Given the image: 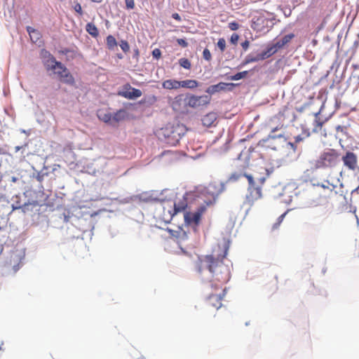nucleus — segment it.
Masks as SVG:
<instances>
[{"label": "nucleus", "instance_id": "40", "mask_svg": "<svg viewBox=\"0 0 359 359\" xmlns=\"http://www.w3.org/2000/svg\"><path fill=\"white\" fill-rule=\"evenodd\" d=\"M126 6L127 9H133L135 8L134 0H125Z\"/></svg>", "mask_w": 359, "mask_h": 359}, {"label": "nucleus", "instance_id": "50", "mask_svg": "<svg viewBox=\"0 0 359 359\" xmlns=\"http://www.w3.org/2000/svg\"><path fill=\"white\" fill-rule=\"evenodd\" d=\"M33 37H35L36 40L38 39L36 38L37 36H36V34H32V38H33Z\"/></svg>", "mask_w": 359, "mask_h": 359}, {"label": "nucleus", "instance_id": "46", "mask_svg": "<svg viewBox=\"0 0 359 359\" xmlns=\"http://www.w3.org/2000/svg\"><path fill=\"white\" fill-rule=\"evenodd\" d=\"M205 210V207L204 205L200 206L197 210L196 211L197 213H200V216L201 217L203 212Z\"/></svg>", "mask_w": 359, "mask_h": 359}, {"label": "nucleus", "instance_id": "20", "mask_svg": "<svg viewBox=\"0 0 359 359\" xmlns=\"http://www.w3.org/2000/svg\"><path fill=\"white\" fill-rule=\"evenodd\" d=\"M180 81L175 79H168L162 83V87L167 90H177L181 88Z\"/></svg>", "mask_w": 359, "mask_h": 359}, {"label": "nucleus", "instance_id": "45", "mask_svg": "<svg viewBox=\"0 0 359 359\" xmlns=\"http://www.w3.org/2000/svg\"><path fill=\"white\" fill-rule=\"evenodd\" d=\"M303 140V138L300 136V135H297V137H295V142L294 143H292V142H290V145H291L292 147L295 144H297L298 142H301Z\"/></svg>", "mask_w": 359, "mask_h": 359}, {"label": "nucleus", "instance_id": "32", "mask_svg": "<svg viewBox=\"0 0 359 359\" xmlns=\"http://www.w3.org/2000/svg\"><path fill=\"white\" fill-rule=\"evenodd\" d=\"M179 64L181 67L186 69H190L191 67V62L185 57L179 60Z\"/></svg>", "mask_w": 359, "mask_h": 359}, {"label": "nucleus", "instance_id": "28", "mask_svg": "<svg viewBox=\"0 0 359 359\" xmlns=\"http://www.w3.org/2000/svg\"><path fill=\"white\" fill-rule=\"evenodd\" d=\"M57 65L56 67V70H54L55 74H56L60 79H61L65 73L68 70L67 67L62 65L60 62L58 63H56Z\"/></svg>", "mask_w": 359, "mask_h": 359}, {"label": "nucleus", "instance_id": "18", "mask_svg": "<svg viewBox=\"0 0 359 359\" xmlns=\"http://www.w3.org/2000/svg\"><path fill=\"white\" fill-rule=\"evenodd\" d=\"M335 184L331 183L330 181H323L320 184L318 183L316 184L317 187H320L324 190H327L330 192L334 191L335 193H337V188L338 185L341 186V184H339L340 181H335Z\"/></svg>", "mask_w": 359, "mask_h": 359}, {"label": "nucleus", "instance_id": "47", "mask_svg": "<svg viewBox=\"0 0 359 359\" xmlns=\"http://www.w3.org/2000/svg\"><path fill=\"white\" fill-rule=\"evenodd\" d=\"M172 17L175 20H177V21H181V17H180V15L178 13H173V14L172 15Z\"/></svg>", "mask_w": 359, "mask_h": 359}, {"label": "nucleus", "instance_id": "34", "mask_svg": "<svg viewBox=\"0 0 359 359\" xmlns=\"http://www.w3.org/2000/svg\"><path fill=\"white\" fill-rule=\"evenodd\" d=\"M27 31L29 33L32 39V34H36L37 36L36 38L39 39V36H40L39 32L37 30H36L35 29H34L33 27L28 26L27 27Z\"/></svg>", "mask_w": 359, "mask_h": 359}, {"label": "nucleus", "instance_id": "52", "mask_svg": "<svg viewBox=\"0 0 359 359\" xmlns=\"http://www.w3.org/2000/svg\"><path fill=\"white\" fill-rule=\"evenodd\" d=\"M356 191L359 192V186L356 188Z\"/></svg>", "mask_w": 359, "mask_h": 359}, {"label": "nucleus", "instance_id": "39", "mask_svg": "<svg viewBox=\"0 0 359 359\" xmlns=\"http://www.w3.org/2000/svg\"><path fill=\"white\" fill-rule=\"evenodd\" d=\"M239 24L236 21L231 22L229 23V28L232 31L237 30L239 28Z\"/></svg>", "mask_w": 359, "mask_h": 359}, {"label": "nucleus", "instance_id": "4", "mask_svg": "<svg viewBox=\"0 0 359 359\" xmlns=\"http://www.w3.org/2000/svg\"><path fill=\"white\" fill-rule=\"evenodd\" d=\"M223 190L224 183L222 181H211L205 187V194L210 196L208 201H205L207 205L214 203L216 197H217Z\"/></svg>", "mask_w": 359, "mask_h": 359}, {"label": "nucleus", "instance_id": "21", "mask_svg": "<svg viewBox=\"0 0 359 359\" xmlns=\"http://www.w3.org/2000/svg\"><path fill=\"white\" fill-rule=\"evenodd\" d=\"M128 117V112L126 109H121L112 114V121L118 123L125 120Z\"/></svg>", "mask_w": 359, "mask_h": 359}, {"label": "nucleus", "instance_id": "22", "mask_svg": "<svg viewBox=\"0 0 359 359\" xmlns=\"http://www.w3.org/2000/svg\"><path fill=\"white\" fill-rule=\"evenodd\" d=\"M41 206L37 201H34L33 203H25L21 208L25 213H27L29 211H33L35 209L36 211H39V208Z\"/></svg>", "mask_w": 359, "mask_h": 359}, {"label": "nucleus", "instance_id": "36", "mask_svg": "<svg viewBox=\"0 0 359 359\" xmlns=\"http://www.w3.org/2000/svg\"><path fill=\"white\" fill-rule=\"evenodd\" d=\"M120 47L124 53H128L130 50V46L126 41H121L120 43Z\"/></svg>", "mask_w": 359, "mask_h": 359}, {"label": "nucleus", "instance_id": "17", "mask_svg": "<svg viewBox=\"0 0 359 359\" xmlns=\"http://www.w3.org/2000/svg\"><path fill=\"white\" fill-rule=\"evenodd\" d=\"M217 115L215 112H209L201 118L202 123L205 127H211L214 126L217 121Z\"/></svg>", "mask_w": 359, "mask_h": 359}, {"label": "nucleus", "instance_id": "2", "mask_svg": "<svg viewBox=\"0 0 359 359\" xmlns=\"http://www.w3.org/2000/svg\"><path fill=\"white\" fill-rule=\"evenodd\" d=\"M248 194L246 195V202L249 205L262 197V188L264 181H248Z\"/></svg>", "mask_w": 359, "mask_h": 359}, {"label": "nucleus", "instance_id": "12", "mask_svg": "<svg viewBox=\"0 0 359 359\" xmlns=\"http://www.w3.org/2000/svg\"><path fill=\"white\" fill-rule=\"evenodd\" d=\"M188 203L187 198L183 196L181 198H177L172 202V215H177L179 212H183L186 210Z\"/></svg>", "mask_w": 359, "mask_h": 359}, {"label": "nucleus", "instance_id": "9", "mask_svg": "<svg viewBox=\"0 0 359 359\" xmlns=\"http://www.w3.org/2000/svg\"><path fill=\"white\" fill-rule=\"evenodd\" d=\"M337 158V154L334 151L330 150L327 152H324L320 156L319 160L317 162L318 166H329L332 165Z\"/></svg>", "mask_w": 359, "mask_h": 359}, {"label": "nucleus", "instance_id": "37", "mask_svg": "<svg viewBox=\"0 0 359 359\" xmlns=\"http://www.w3.org/2000/svg\"><path fill=\"white\" fill-rule=\"evenodd\" d=\"M203 57L207 61H210L212 55L210 51L208 48H205L203 52Z\"/></svg>", "mask_w": 359, "mask_h": 359}, {"label": "nucleus", "instance_id": "43", "mask_svg": "<svg viewBox=\"0 0 359 359\" xmlns=\"http://www.w3.org/2000/svg\"><path fill=\"white\" fill-rule=\"evenodd\" d=\"M74 10L76 13H78L79 15H82L83 14V11H82V8H81V6L80 4L77 3L75 6H74Z\"/></svg>", "mask_w": 359, "mask_h": 359}, {"label": "nucleus", "instance_id": "24", "mask_svg": "<svg viewBox=\"0 0 359 359\" xmlns=\"http://www.w3.org/2000/svg\"><path fill=\"white\" fill-rule=\"evenodd\" d=\"M181 88L193 89L198 86V83L196 80L187 79L180 81Z\"/></svg>", "mask_w": 359, "mask_h": 359}, {"label": "nucleus", "instance_id": "35", "mask_svg": "<svg viewBox=\"0 0 359 359\" xmlns=\"http://www.w3.org/2000/svg\"><path fill=\"white\" fill-rule=\"evenodd\" d=\"M217 46L220 49L221 52H224L226 48V41L224 38L219 39L217 41Z\"/></svg>", "mask_w": 359, "mask_h": 359}, {"label": "nucleus", "instance_id": "25", "mask_svg": "<svg viewBox=\"0 0 359 359\" xmlns=\"http://www.w3.org/2000/svg\"><path fill=\"white\" fill-rule=\"evenodd\" d=\"M97 116L100 120L107 123H111L112 122V114L110 112H104L100 111Z\"/></svg>", "mask_w": 359, "mask_h": 359}, {"label": "nucleus", "instance_id": "10", "mask_svg": "<svg viewBox=\"0 0 359 359\" xmlns=\"http://www.w3.org/2000/svg\"><path fill=\"white\" fill-rule=\"evenodd\" d=\"M237 170H235L230 176L229 180H238L239 178L245 177L248 180H252L251 173L248 172L247 167L245 164L236 165Z\"/></svg>", "mask_w": 359, "mask_h": 359}, {"label": "nucleus", "instance_id": "6", "mask_svg": "<svg viewBox=\"0 0 359 359\" xmlns=\"http://www.w3.org/2000/svg\"><path fill=\"white\" fill-rule=\"evenodd\" d=\"M158 203L159 209L162 210V213L159 215L165 222H169L175 215H172V201H158L155 199Z\"/></svg>", "mask_w": 359, "mask_h": 359}, {"label": "nucleus", "instance_id": "13", "mask_svg": "<svg viewBox=\"0 0 359 359\" xmlns=\"http://www.w3.org/2000/svg\"><path fill=\"white\" fill-rule=\"evenodd\" d=\"M294 34H289L285 36H284L281 39L278 41L276 43L272 45L271 46H269L267 48L269 50L271 49L274 51V53H276L278 50L281 49L283 48L285 45L288 44L292 39H294Z\"/></svg>", "mask_w": 359, "mask_h": 359}, {"label": "nucleus", "instance_id": "11", "mask_svg": "<svg viewBox=\"0 0 359 359\" xmlns=\"http://www.w3.org/2000/svg\"><path fill=\"white\" fill-rule=\"evenodd\" d=\"M23 256L18 252H12L9 257L8 264L12 267L14 272H16L22 265Z\"/></svg>", "mask_w": 359, "mask_h": 359}, {"label": "nucleus", "instance_id": "33", "mask_svg": "<svg viewBox=\"0 0 359 359\" xmlns=\"http://www.w3.org/2000/svg\"><path fill=\"white\" fill-rule=\"evenodd\" d=\"M287 211L285 212L280 216L278 217V218L277 219L276 222H275L273 224V226H272V229L273 230H276V229H278V227L280 226V224L283 222V221L285 215H287Z\"/></svg>", "mask_w": 359, "mask_h": 359}, {"label": "nucleus", "instance_id": "44", "mask_svg": "<svg viewBox=\"0 0 359 359\" xmlns=\"http://www.w3.org/2000/svg\"><path fill=\"white\" fill-rule=\"evenodd\" d=\"M250 42L248 40H245V41L241 43V46L243 48V50H246L249 48Z\"/></svg>", "mask_w": 359, "mask_h": 359}, {"label": "nucleus", "instance_id": "27", "mask_svg": "<svg viewBox=\"0 0 359 359\" xmlns=\"http://www.w3.org/2000/svg\"><path fill=\"white\" fill-rule=\"evenodd\" d=\"M106 44L108 49L114 50V48L117 46V42L115 37L112 35L107 36L106 39Z\"/></svg>", "mask_w": 359, "mask_h": 359}, {"label": "nucleus", "instance_id": "53", "mask_svg": "<svg viewBox=\"0 0 359 359\" xmlns=\"http://www.w3.org/2000/svg\"><path fill=\"white\" fill-rule=\"evenodd\" d=\"M260 180H265V177H262Z\"/></svg>", "mask_w": 359, "mask_h": 359}, {"label": "nucleus", "instance_id": "3", "mask_svg": "<svg viewBox=\"0 0 359 359\" xmlns=\"http://www.w3.org/2000/svg\"><path fill=\"white\" fill-rule=\"evenodd\" d=\"M342 161L348 170L353 172V177L359 180V166L356 155L351 151H348L342 157Z\"/></svg>", "mask_w": 359, "mask_h": 359}, {"label": "nucleus", "instance_id": "26", "mask_svg": "<svg viewBox=\"0 0 359 359\" xmlns=\"http://www.w3.org/2000/svg\"><path fill=\"white\" fill-rule=\"evenodd\" d=\"M60 81L65 83L69 85H74L75 83L74 78L69 72V70H67L66 73H65Z\"/></svg>", "mask_w": 359, "mask_h": 359}, {"label": "nucleus", "instance_id": "41", "mask_svg": "<svg viewBox=\"0 0 359 359\" xmlns=\"http://www.w3.org/2000/svg\"><path fill=\"white\" fill-rule=\"evenodd\" d=\"M177 43L183 47V48H186L188 46V43L187 42V41L185 39H177Z\"/></svg>", "mask_w": 359, "mask_h": 359}, {"label": "nucleus", "instance_id": "23", "mask_svg": "<svg viewBox=\"0 0 359 359\" xmlns=\"http://www.w3.org/2000/svg\"><path fill=\"white\" fill-rule=\"evenodd\" d=\"M59 62L56 61L55 58L50 55H49V57L48 59H47L45 62H44V66L46 67V69L47 70H56V67L57 66V64L55 63H58Z\"/></svg>", "mask_w": 359, "mask_h": 359}, {"label": "nucleus", "instance_id": "1", "mask_svg": "<svg viewBox=\"0 0 359 359\" xmlns=\"http://www.w3.org/2000/svg\"><path fill=\"white\" fill-rule=\"evenodd\" d=\"M227 248L217 245L211 254L198 257L196 267L197 271L201 274L204 269H208L211 273L210 285L214 291L221 290L218 294L209 295L206 305L219 309L222 307V301L226 292V287H223L230 279V270L226 264H224V259L227 255Z\"/></svg>", "mask_w": 359, "mask_h": 359}, {"label": "nucleus", "instance_id": "29", "mask_svg": "<svg viewBox=\"0 0 359 359\" xmlns=\"http://www.w3.org/2000/svg\"><path fill=\"white\" fill-rule=\"evenodd\" d=\"M86 31L91 36L96 37L99 34V32L96 26L93 23H88L86 25Z\"/></svg>", "mask_w": 359, "mask_h": 359}, {"label": "nucleus", "instance_id": "7", "mask_svg": "<svg viewBox=\"0 0 359 359\" xmlns=\"http://www.w3.org/2000/svg\"><path fill=\"white\" fill-rule=\"evenodd\" d=\"M118 95L128 100H133L141 97L142 93L140 89L126 83L123 86L122 90L118 92Z\"/></svg>", "mask_w": 359, "mask_h": 359}, {"label": "nucleus", "instance_id": "31", "mask_svg": "<svg viewBox=\"0 0 359 359\" xmlns=\"http://www.w3.org/2000/svg\"><path fill=\"white\" fill-rule=\"evenodd\" d=\"M289 187H291L292 189H293L295 187V185L292 183H287V185H284L282 183L279 182L278 186H276L275 188L276 189L278 187L283 188V192H278L277 194L278 196H283V195L286 194L287 193L285 192V189Z\"/></svg>", "mask_w": 359, "mask_h": 359}, {"label": "nucleus", "instance_id": "14", "mask_svg": "<svg viewBox=\"0 0 359 359\" xmlns=\"http://www.w3.org/2000/svg\"><path fill=\"white\" fill-rule=\"evenodd\" d=\"M274 54V51L271 49L269 50L267 48L266 50L263 51L262 53L257 55L255 57L248 55L243 62V65H247L248 63L257 62L259 60H264L266 58L269 57L272 55Z\"/></svg>", "mask_w": 359, "mask_h": 359}, {"label": "nucleus", "instance_id": "8", "mask_svg": "<svg viewBox=\"0 0 359 359\" xmlns=\"http://www.w3.org/2000/svg\"><path fill=\"white\" fill-rule=\"evenodd\" d=\"M211 98L208 95H189L188 105L189 108H197L207 105L210 102Z\"/></svg>", "mask_w": 359, "mask_h": 359}, {"label": "nucleus", "instance_id": "51", "mask_svg": "<svg viewBox=\"0 0 359 359\" xmlns=\"http://www.w3.org/2000/svg\"><path fill=\"white\" fill-rule=\"evenodd\" d=\"M341 177H344V176L343 175V172H341Z\"/></svg>", "mask_w": 359, "mask_h": 359}, {"label": "nucleus", "instance_id": "16", "mask_svg": "<svg viewBox=\"0 0 359 359\" xmlns=\"http://www.w3.org/2000/svg\"><path fill=\"white\" fill-rule=\"evenodd\" d=\"M201 218L200 213H197L196 212H186L184 213V220L188 224L197 225L200 222Z\"/></svg>", "mask_w": 359, "mask_h": 359}, {"label": "nucleus", "instance_id": "30", "mask_svg": "<svg viewBox=\"0 0 359 359\" xmlns=\"http://www.w3.org/2000/svg\"><path fill=\"white\" fill-rule=\"evenodd\" d=\"M248 71L241 72L236 74L235 75L230 76L229 78V79H230L231 81H238V80L245 78L248 75Z\"/></svg>", "mask_w": 359, "mask_h": 359}, {"label": "nucleus", "instance_id": "42", "mask_svg": "<svg viewBox=\"0 0 359 359\" xmlns=\"http://www.w3.org/2000/svg\"><path fill=\"white\" fill-rule=\"evenodd\" d=\"M152 55L153 56L156 58V59H158L161 57V50L158 49V48H155L153 51H152Z\"/></svg>", "mask_w": 359, "mask_h": 359}, {"label": "nucleus", "instance_id": "48", "mask_svg": "<svg viewBox=\"0 0 359 359\" xmlns=\"http://www.w3.org/2000/svg\"><path fill=\"white\" fill-rule=\"evenodd\" d=\"M265 171L266 172V177H269V173L272 172L273 171V169L271 168V170H269V169H265Z\"/></svg>", "mask_w": 359, "mask_h": 359}, {"label": "nucleus", "instance_id": "19", "mask_svg": "<svg viewBox=\"0 0 359 359\" xmlns=\"http://www.w3.org/2000/svg\"><path fill=\"white\" fill-rule=\"evenodd\" d=\"M327 121V118H321L320 116V112L315 114V119L313 121V131L314 133H318L321 130L323 126Z\"/></svg>", "mask_w": 359, "mask_h": 359}, {"label": "nucleus", "instance_id": "38", "mask_svg": "<svg viewBox=\"0 0 359 359\" xmlns=\"http://www.w3.org/2000/svg\"><path fill=\"white\" fill-rule=\"evenodd\" d=\"M239 39V35L236 33H233L230 38V42L233 44L236 45Z\"/></svg>", "mask_w": 359, "mask_h": 359}, {"label": "nucleus", "instance_id": "5", "mask_svg": "<svg viewBox=\"0 0 359 359\" xmlns=\"http://www.w3.org/2000/svg\"><path fill=\"white\" fill-rule=\"evenodd\" d=\"M188 100L189 94H180L175 96L170 104L172 109L180 113L187 112L189 110Z\"/></svg>", "mask_w": 359, "mask_h": 359}, {"label": "nucleus", "instance_id": "49", "mask_svg": "<svg viewBox=\"0 0 359 359\" xmlns=\"http://www.w3.org/2000/svg\"><path fill=\"white\" fill-rule=\"evenodd\" d=\"M20 149V147H15V151H18Z\"/></svg>", "mask_w": 359, "mask_h": 359}, {"label": "nucleus", "instance_id": "15", "mask_svg": "<svg viewBox=\"0 0 359 359\" xmlns=\"http://www.w3.org/2000/svg\"><path fill=\"white\" fill-rule=\"evenodd\" d=\"M233 86H234L233 83H224V82H220L216 85H212V86H209L206 89L205 92L207 93H208L209 95H213L216 93H218V92H220L222 90H225L228 86L232 87Z\"/></svg>", "mask_w": 359, "mask_h": 359}]
</instances>
